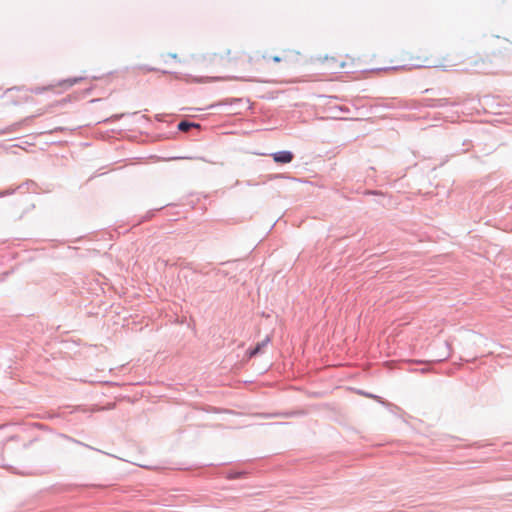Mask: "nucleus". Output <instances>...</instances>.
Here are the masks:
<instances>
[{"label":"nucleus","instance_id":"f257e3e1","mask_svg":"<svg viewBox=\"0 0 512 512\" xmlns=\"http://www.w3.org/2000/svg\"><path fill=\"white\" fill-rule=\"evenodd\" d=\"M354 59L348 55L336 54L332 56L318 57L314 60V69L327 78L340 73L347 66L352 65Z\"/></svg>","mask_w":512,"mask_h":512},{"label":"nucleus","instance_id":"f03ea898","mask_svg":"<svg viewBox=\"0 0 512 512\" xmlns=\"http://www.w3.org/2000/svg\"><path fill=\"white\" fill-rule=\"evenodd\" d=\"M402 59L414 68L445 67L444 59L435 60L426 48H416L402 53Z\"/></svg>","mask_w":512,"mask_h":512},{"label":"nucleus","instance_id":"7ed1b4c3","mask_svg":"<svg viewBox=\"0 0 512 512\" xmlns=\"http://www.w3.org/2000/svg\"><path fill=\"white\" fill-rule=\"evenodd\" d=\"M237 52L228 47H220L217 51L207 53L199 59V64L204 67L225 66L236 62Z\"/></svg>","mask_w":512,"mask_h":512},{"label":"nucleus","instance_id":"20e7f679","mask_svg":"<svg viewBox=\"0 0 512 512\" xmlns=\"http://www.w3.org/2000/svg\"><path fill=\"white\" fill-rule=\"evenodd\" d=\"M29 100L31 97L19 89H9L0 95V105L3 107L19 106Z\"/></svg>","mask_w":512,"mask_h":512},{"label":"nucleus","instance_id":"39448f33","mask_svg":"<svg viewBox=\"0 0 512 512\" xmlns=\"http://www.w3.org/2000/svg\"><path fill=\"white\" fill-rule=\"evenodd\" d=\"M268 59L265 56H248L240 63V69L244 73L259 74L266 70Z\"/></svg>","mask_w":512,"mask_h":512},{"label":"nucleus","instance_id":"423d86ee","mask_svg":"<svg viewBox=\"0 0 512 512\" xmlns=\"http://www.w3.org/2000/svg\"><path fill=\"white\" fill-rule=\"evenodd\" d=\"M77 82H78L77 78H69V79L59 82L56 85H52V86H48V87H36L32 90V92L35 94H41L48 90H54L56 87L68 89V88L72 87L74 84H76Z\"/></svg>","mask_w":512,"mask_h":512},{"label":"nucleus","instance_id":"0eeeda50","mask_svg":"<svg viewBox=\"0 0 512 512\" xmlns=\"http://www.w3.org/2000/svg\"><path fill=\"white\" fill-rule=\"evenodd\" d=\"M273 159L277 163H290L293 159V154L289 151H279L273 154Z\"/></svg>","mask_w":512,"mask_h":512},{"label":"nucleus","instance_id":"6e6552de","mask_svg":"<svg viewBox=\"0 0 512 512\" xmlns=\"http://www.w3.org/2000/svg\"><path fill=\"white\" fill-rule=\"evenodd\" d=\"M192 126H196L195 124L193 123H189V122H186V121H182L178 124V129L180 131H183V132H186L188 131Z\"/></svg>","mask_w":512,"mask_h":512},{"label":"nucleus","instance_id":"1a4fd4ad","mask_svg":"<svg viewBox=\"0 0 512 512\" xmlns=\"http://www.w3.org/2000/svg\"><path fill=\"white\" fill-rule=\"evenodd\" d=\"M235 80H239V81H247V82H261L260 80L256 79L255 77L253 76H242V77H235L234 78Z\"/></svg>","mask_w":512,"mask_h":512},{"label":"nucleus","instance_id":"9d476101","mask_svg":"<svg viewBox=\"0 0 512 512\" xmlns=\"http://www.w3.org/2000/svg\"><path fill=\"white\" fill-rule=\"evenodd\" d=\"M265 345V343H262V344H258L254 349H252L250 352H249V356L250 357H253L255 356L260 350L261 348Z\"/></svg>","mask_w":512,"mask_h":512},{"label":"nucleus","instance_id":"9b49d317","mask_svg":"<svg viewBox=\"0 0 512 512\" xmlns=\"http://www.w3.org/2000/svg\"><path fill=\"white\" fill-rule=\"evenodd\" d=\"M222 78H218V77H205V78H201L200 81L202 82H209V81H216V80H221Z\"/></svg>","mask_w":512,"mask_h":512},{"label":"nucleus","instance_id":"f8f14e48","mask_svg":"<svg viewBox=\"0 0 512 512\" xmlns=\"http://www.w3.org/2000/svg\"><path fill=\"white\" fill-rule=\"evenodd\" d=\"M285 58H286L285 56H283V57H280V56H274L272 59H273V61H274V62H277V63H278V62L282 61V60H283V59H285Z\"/></svg>","mask_w":512,"mask_h":512},{"label":"nucleus","instance_id":"ddd939ff","mask_svg":"<svg viewBox=\"0 0 512 512\" xmlns=\"http://www.w3.org/2000/svg\"><path fill=\"white\" fill-rule=\"evenodd\" d=\"M172 58L176 59L177 58V55L176 54H171L170 55Z\"/></svg>","mask_w":512,"mask_h":512}]
</instances>
